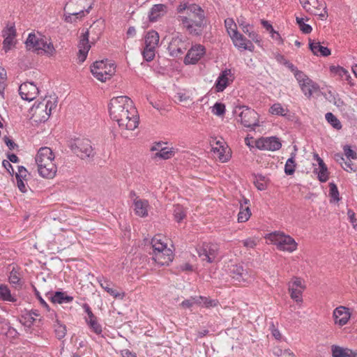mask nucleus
<instances>
[{
    "instance_id": "nucleus-1",
    "label": "nucleus",
    "mask_w": 357,
    "mask_h": 357,
    "mask_svg": "<svg viewBox=\"0 0 357 357\" xmlns=\"http://www.w3.org/2000/svg\"><path fill=\"white\" fill-rule=\"evenodd\" d=\"M109 112L111 119L116 121L121 128L133 130L139 125L137 110L128 96L112 98L109 104Z\"/></svg>"
},
{
    "instance_id": "nucleus-2",
    "label": "nucleus",
    "mask_w": 357,
    "mask_h": 357,
    "mask_svg": "<svg viewBox=\"0 0 357 357\" xmlns=\"http://www.w3.org/2000/svg\"><path fill=\"white\" fill-rule=\"evenodd\" d=\"M178 19L183 28L192 36H201L206 26L204 11L195 3H191L190 13L187 16H178Z\"/></svg>"
},
{
    "instance_id": "nucleus-3",
    "label": "nucleus",
    "mask_w": 357,
    "mask_h": 357,
    "mask_svg": "<svg viewBox=\"0 0 357 357\" xmlns=\"http://www.w3.org/2000/svg\"><path fill=\"white\" fill-rule=\"evenodd\" d=\"M69 147L82 160L92 159L96 154L91 142L88 139H75L70 142Z\"/></svg>"
},
{
    "instance_id": "nucleus-4",
    "label": "nucleus",
    "mask_w": 357,
    "mask_h": 357,
    "mask_svg": "<svg viewBox=\"0 0 357 357\" xmlns=\"http://www.w3.org/2000/svg\"><path fill=\"white\" fill-rule=\"evenodd\" d=\"M240 111L238 116L241 123L246 128L255 130V127L259 126L258 113L253 109L245 105H239L236 107L235 112Z\"/></svg>"
},
{
    "instance_id": "nucleus-5",
    "label": "nucleus",
    "mask_w": 357,
    "mask_h": 357,
    "mask_svg": "<svg viewBox=\"0 0 357 357\" xmlns=\"http://www.w3.org/2000/svg\"><path fill=\"white\" fill-rule=\"evenodd\" d=\"M109 71H107V65L104 61H97L91 66V72L97 79L103 82L110 79L115 73L114 64H109Z\"/></svg>"
},
{
    "instance_id": "nucleus-6",
    "label": "nucleus",
    "mask_w": 357,
    "mask_h": 357,
    "mask_svg": "<svg viewBox=\"0 0 357 357\" xmlns=\"http://www.w3.org/2000/svg\"><path fill=\"white\" fill-rule=\"evenodd\" d=\"M218 245L211 243H204L197 248V254L202 260L206 261L209 264L215 261L218 255Z\"/></svg>"
},
{
    "instance_id": "nucleus-7",
    "label": "nucleus",
    "mask_w": 357,
    "mask_h": 357,
    "mask_svg": "<svg viewBox=\"0 0 357 357\" xmlns=\"http://www.w3.org/2000/svg\"><path fill=\"white\" fill-rule=\"evenodd\" d=\"M303 8L315 15L325 17L327 15L325 3L319 0H299Z\"/></svg>"
},
{
    "instance_id": "nucleus-8",
    "label": "nucleus",
    "mask_w": 357,
    "mask_h": 357,
    "mask_svg": "<svg viewBox=\"0 0 357 357\" xmlns=\"http://www.w3.org/2000/svg\"><path fill=\"white\" fill-rule=\"evenodd\" d=\"M31 119L36 122H45L50 116V112L47 110V105H45L44 100L39 102H35L30 109Z\"/></svg>"
},
{
    "instance_id": "nucleus-9",
    "label": "nucleus",
    "mask_w": 357,
    "mask_h": 357,
    "mask_svg": "<svg viewBox=\"0 0 357 357\" xmlns=\"http://www.w3.org/2000/svg\"><path fill=\"white\" fill-rule=\"evenodd\" d=\"M205 54V47L200 44H196L188 51L183 62L185 65L196 64Z\"/></svg>"
},
{
    "instance_id": "nucleus-10",
    "label": "nucleus",
    "mask_w": 357,
    "mask_h": 357,
    "mask_svg": "<svg viewBox=\"0 0 357 357\" xmlns=\"http://www.w3.org/2000/svg\"><path fill=\"white\" fill-rule=\"evenodd\" d=\"M167 49L171 56L179 57L183 54L187 48L183 37L176 35L172 37Z\"/></svg>"
},
{
    "instance_id": "nucleus-11",
    "label": "nucleus",
    "mask_w": 357,
    "mask_h": 357,
    "mask_svg": "<svg viewBox=\"0 0 357 357\" xmlns=\"http://www.w3.org/2000/svg\"><path fill=\"white\" fill-rule=\"evenodd\" d=\"M282 146L280 139L276 137H261L256 141V147L260 150L278 151Z\"/></svg>"
},
{
    "instance_id": "nucleus-12",
    "label": "nucleus",
    "mask_w": 357,
    "mask_h": 357,
    "mask_svg": "<svg viewBox=\"0 0 357 357\" xmlns=\"http://www.w3.org/2000/svg\"><path fill=\"white\" fill-rule=\"evenodd\" d=\"M19 93L22 99L31 101L38 94L39 89L33 82H26L20 86Z\"/></svg>"
},
{
    "instance_id": "nucleus-13",
    "label": "nucleus",
    "mask_w": 357,
    "mask_h": 357,
    "mask_svg": "<svg viewBox=\"0 0 357 357\" xmlns=\"http://www.w3.org/2000/svg\"><path fill=\"white\" fill-rule=\"evenodd\" d=\"M234 75L231 69L226 68L222 70L218 76L215 83V90L216 92L223 91L227 86L234 80Z\"/></svg>"
},
{
    "instance_id": "nucleus-14",
    "label": "nucleus",
    "mask_w": 357,
    "mask_h": 357,
    "mask_svg": "<svg viewBox=\"0 0 357 357\" xmlns=\"http://www.w3.org/2000/svg\"><path fill=\"white\" fill-rule=\"evenodd\" d=\"M89 31L86 29L85 32L82 33L78 43L79 53L78 59L80 63L84 62L87 56L88 52L91 48L89 43Z\"/></svg>"
},
{
    "instance_id": "nucleus-15",
    "label": "nucleus",
    "mask_w": 357,
    "mask_h": 357,
    "mask_svg": "<svg viewBox=\"0 0 357 357\" xmlns=\"http://www.w3.org/2000/svg\"><path fill=\"white\" fill-rule=\"evenodd\" d=\"M277 248L280 250L292 252L297 248V243L290 236L277 234Z\"/></svg>"
},
{
    "instance_id": "nucleus-16",
    "label": "nucleus",
    "mask_w": 357,
    "mask_h": 357,
    "mask_svg": "<svg viewBox=\"0 0 357 357\" xmlns=\"http://www.w3.org/2000/svg\"><path fill=\"white\" fill-rule=\"evenodd\" d=\"M230 275L238 282H249L250 275L242 265H232L229 268Z\"/></svg>"
},
{
    "instance_id": "nucleus-17",
    "label": "nucleus",
    "mask_w": 357,
    "mask_h": 357,
    "mask_svg": "<svg viewBox=\"0 0 357 357\" xmlns=\"http://www.w3.org/2000/svg\"><path fill=\"white\" fill-rule=\"evenodd\" d=\"M234 45L238 48L243 50L253 51L254 45L251 40H248L243 34L238 31L234 32V34L230 36Z\"/></svg>"
},
{
    "instance_id": "nucleus-18",
    "label": "nucleus",
    "mask_w": 357,
    "mask_h": 357,
    "mask_svg": "<svg viewBox=\"0 0 357 357\" xmlns=\"http://www.w3.org/2000/svg\"><path fill=\"white\" fill-rule=\"evenodd\" d=\"M333 317L335 324L340 326H343L349 321L351 317V314L349 308L344 306H340L334 310Z\"/></svg>"
},
{
    "instance_id": "nucleus-19",
    "label": "nucleus",
    "mask_w": 357,
    "mask_h": 357,
    "mask_svg": "<svg viewBox=\"0 0 357 357\" xmlns=\"http://www.w3.org/2000/svg\"><path fill=\"white\" fill-rule=\"evenodd\" d=\"M153 259L160 266H168L174 259L173 252L169 248H166L160 252H152Z\"/></svg>"
},
{
    "instance_id": "nucleus-20",
    "label": "nucleus",
    "mask_w": 357,
    "mask_h": 357,
    "mask_svg": "<svg viewBox=\"0 0 357 357\" xmlns=\"http://www.w3.org/2000/svg\"><path fill=\"white\" fill-rule=\"evenodd\" d=\"M35 160L38 166L52 162L54 160V154L50 148L41 147L38 150Z\"/></svg>"
},
{
    "instance_id": "nucleus-21",
    "label": "nucleus",
    "mask_w": 357,
    "mask_h": 357,
    "mask_svg": "<svg viewBox=\"0 0 357 357\" xmlns=\"http://www.w3.org/2000/svg\"><path fill=\"white\" fill-rule=\"evenodd\" d=\"M97 281L100 284V287L107 291L110 296H113L115 298L123 299L125 296V293L123 291H119L116 289H113L112 286H113V283L105 278L103 276L98 277Z\"/></svg>"
},
{
    "instance_id": "nucleus-22",
    "label": "nucleus",
    "mask_w": 357,
    "mask_h": 357,
    "mask_svg": "<svg viewBox=\"0 0 357 357\" xmlns=\"http://www.w3.org/2000/svg\"><path fill=\"white\" fill-rule=\"evenodd\" d=\"M45 40L42 38H38L35 33H31L25 42L26 48L29 50L33 49L34 52L40 54V51L44 47Z\"/></svg>"
},
{
    "instance_id": "nucleus-23",
    "label": "nucleus",
    "mask_w": 357,
    "mask_h": 357,
    "mask_svg": "<svg viewBox=\"0 0 357 357\" xmlns=\"http://www.w3.org/2000/svg\"><path fill=\"white\" fill-rule=\"evenodd\" d=\"M3 36L5 37L3 42V48L6 52H8L13 45V40L16 36V30L14 26L7 27L6 30L3 31Z\"/></svg>"
},
{
    "instance_id": "nucleus-24",
    "label": "nucleus",
    "mask_w": 357,
    "mask_h": 357,
    "mask_svg": "<svg viewBox=\"0 0 357 357\" xmlns=\"http://www.w3.org/2000/svg\"><path fill=\"white\" fill-rule=\"evenodd\" d=\"M56 171L57 168L54 162L38 166V174L43 178H52Z\"/></svg>"
},
{
    "instance_id": "nucleus-25",
    "label": "nucleus",
    "mask_w": 357,
    "mask_h": 357,
    "mask_svg": "<svg viewBox=\"0 0 357 357\" xmlns=\"http://www.w3.org/2000/svg\"><path fill=\"white\" fill-rule=\"evenodd\" d=\"M300 86L307 98H310L314 93L318 95L317 93L320 92L319 86L312 79L301 84Z\"/></svg>"
},
{
    "instance_id": "nucleus-26",
    "label": "nucleus",
    "mask_w": 357,
    "mask_h": 357,
    "mask_svg": "<svg viewBox=\"0 0 357 357\" xmlns=\"http://www.w3.org/2000/svg\"><path fill=\"white\" fill-rule=\"evenodd\" d=\"M166 6L164 4H155L149 13V20L151 22H156L165 13Z\"/></svg>"
},
{
    "instance_id": "nucleus-27",
    "label": "nucleus",
    "mask_w": 357,
    "mask_h": 357,
    "mask_svg": "<svg viewBox=\"0 0 357 357\" xmlns=\"http://www.w3.org/2000/svg\"><path fill=\"white\" fill-rule=\"evenodd\" d=\"M309 47L315 55L319 54L322 56H328L331 54L330 49L321 45L319 42L314 43L310 40Z\"/></svg>"
},
{
    "instance_id": "nucleus-28",
    "label": "nucleus",
    "mask_w": 357,
    "mask_h": 357,
    "mask_svg": "<svg viewBox=\"0 0 357 357\" xmlns=\"http://www.w3.org/2000/svg\"><path fill=\"white\" fill-rule=\"evenodd\" d=\"M50 301L54 303H68L73 301V297L68 296L63 291H56L50 298Z\"/></svg>"
},
{
    "instance_id": "nucleus-29",
    "label": "nucleus",
    "mask_w": 357,
    "mask_h": 357,
    "mask_svg": "<svg viewBox=\"0 0 357 357\" xmlns=\"http://www.w3.org/2000/svg\"><path fill=\"white\" fill-rule=\"evenodd\" d=\"M9 282L10 284L15 285L16 288L22 287L23 282L22 281L20 268L17 266H13L10 271L9 275Z\"/></svg>"
},
{
    "instance_id": "nucleus-30",
    "label": "nucleus",
    "mask_w": 357,
    "mask_h": 357,
    "mask_svg": "<svg viewBox=\"0 0 357 357\" xmlns=\"http://www.w3.org/2000/svg\"><path fill=\"white\" fill-rule=\"evenodd\" d=\"M135 213L141 217H146L148 215L147 207L149 202L147 200H135Z\"/></svg>"
},
{
    "instance_id": "nucleus-31",
    "label": "nucleus",
    "mask_w": 357,
    "mask_h": 357,
    "mask_svg": "<svg viewBox=\"0 0 357 357\" xmlns=\"http://www.w3.org/2000/svg\"><path fill=\"white\" fill-rule=\"evenodd\" d=\"M145 46L155 48L159 42V35L155 31H149L144 40Z\"/></svg>"
},
{
    "instance_id": "nucleus-32",
    "label": "nucleus",
    "mask_w": 357,
    "mask_h": 357,
    "mask_svg": "<svg viewBox=\"0 0 357 357\" xmlns=\"http://www.w3.org/2000/svg\"><path fill=\"white\" fill-rule=\"evenodd\" d=\"M0 300L11 303L17 301L16 297L11 294L10 290L6 284H0Z\"/></svg>"
},
{
    "instance_id": "nucleus-33",
    "label": "nucleus",
    "mask_w": 357,
    "mask_h": 357,
    "mask_svg": "<svg viewBox=\"0 0 357 357\" xmlns=\"http://www.w3.org/2000/svg\"><path fill=\"white\" fill-rule=\"evenodd\" d=\"M151 248L153 249L152 252H160V250L168 248L167 247V244L162 242L161 236L160 235H155L151 239Z\"/></svg>"
},
{
    "instance_id": "nucleus-34",
    "label": "nucleus",
    "mask_w": 357,
    "mask_h": 357,
    "mask_svg": "<svg viewBox=\"0 0 357 357\" xmlns=\"http://www.w3.org/2000/svg\"><path fill=\"white\" fill-rule=\"evenodd\" d=\"M314 173L317 174V178L321 183H325L328 180L329 172L326 165H321V167L314 168Z\"/></svg>"
},
{
    "instance_id": "nucleus-35",
    "label": "nucleus",
    "mask_w": 357,
    "mask_h": 357,
    "mask_svg": "<svg viewBox=\"0 0 357 357\" xmlns=\"http://www.w3.org/2000/svg\"><path fill=\"white\" fill-rule=\"evenodd\" d=\"M255 180L254 184L259 190H264L267 188V184L269 182V179L266 176L262 174H257L255 176Z\"/></svg>"
},
{
    "instance_id": "nucleus-36",
    "label": "nucleus",
    "mask_w": 357,
    "mask_h": 357,
    "mask_svg": "<svg viewBox=\"0 0 357 357\" xmlns=\"http://www.w3.org/2000/svg\"><path fill=\"white\" fill-rule=\"evenodd\" d=\"M198 305H202V306L210 308L218 306L219 302L217 299H211L209 297L205 296H197Z\"/></svg>"
},
{
    "instance_id": "nucleus-37",
    "label": "nucleus",
    "mask_w": 357,
    "mask_h": 357,
    "mask_svg": "<svg viewBox=\"0 0 357 357\" xmlns=\"http://www.w3.org/2000/svg\"><path fill=\"white\" fill-rule=\"evenodd\" d=\"M240 211L238 214V222H245L251 215V211L249 206H244L241 202Z\"/></svg>"
},
{
    "instance_id": "nucleus-38",
    "label": "nucleus",
    "mask_w": 357,
    "mask_h": 357,
    "mask_svg": "<svg viewBox=\"0 0 357 357\" xmlns=\"http://www.w3.org/2000/svg\"><path fill=\"white\" fill-rule=\"evenodd\" d=\"M269 112L273 115L287 117L289 110L284 109L280 103H275L270 107Z\"/></svg>"
},
{
    "instance_id": "nucleus-39",
    "label": "nucleus",
    "mask_w": 357,
    "mask_h": 357,
    "mask_svg": "<svg viewBox=\"0 0 357 357\" xmlns=\"http://www.w3.org/2000/svg\"><path fill=\"white\" fill-rule=\"evenodd\" d=\"M295 153H291V157L287 160L284 166V173L287 175H292L295 172L296 162H295Z\"/></svg>"
},
{
    "instance_id": "nucleus-40",
    "label": "nucleus",
    "mask_w": 357,
    "mask_h": 357,
    "mask_svg": "<svg viewBox=\"0 0 357 357\" xmlns=\"http://www.w3.org/2000/svg\"><path fill=\"white\" fill-rule=\"evenodd\" d=\"M326 119L330 123L333 128L340 130L342 128V124L340 120L331 112L326 114Z\"/></svg>"
},
{
    "instance_id": "nucleus-41",
    "label": "nucleus",
    "mask_w": 357,
    "mask_h": 357,
    "mask_svg": "<svg viewBox=\"0 0 357 357\" xmlns=\"http://www.w3.org/2000/svg\"><path fill=\"white\" fill-rule=\"evenodd\" d=\"M174 151L173 148L168 149L167 147L162 148L161 150L155 153V157L160 158L164 160L169 159L174 155Z\"/></svg>"
},
{
    "instance_id": "nucleus-42",
    "label": "nucleus",
    "mask_w": 357,
    "mask_h": 357,
    "mask_svg": "<svg viewBox=\"0 0 357 357\" xmlns=\"http://www.w3.org/2000/svg\"><path fill=\"white\" fill-rule=\"evenodd\" d=\"M86 322L89 328L96 334L99 335L102 333V326L98 322L97 317L91 319H86Z\"/></svg>"
},
{
    "instance_id": "nucleus-43",
    "label": "nucleus",
    "mask_w": 357,
    "mask_h": 357,
    "mask_svg": "<svg viewBox=\"0 0 357 357\" xmlns=\"http://www.w3.org/2000/svg\"><path fill=\"white\" fill-rule=\"evenodd\" d=\"M155 48L145 46L142 54L146 61H151L155 57Z\"/></svg>"
},
{
    "instance_id": "nucleus-44",
    "label": "nucleus",
    "mask_w": 357,
    "mask_h": 357,
    "mask_svg": "<svg viewBox=\"0 0 357 357\" xmlns=\"http://www.w3.org/2000/svg\"><path fill=\"white\" fill-rule=\"evenodd\" d=\"M225 26L229 36L237 32V26L232 18H227L225 20Z\"/></svg>"
},
{
    "instance_id": "nucleus-45",
    "label": "nucleus",
    "mask_w": 357,
    "mask_h": 357,
    "mask_svg": "<svg viewBox=\"0 0 357 357\" xmlns=\"http://www.w3.org/2000/svg\"><path fill=\"white\" fill-rule=\"evenodd\" d=\"M174 219L178 222H180L185 218V213L181 206L176 205L174 206Z\"/></svg>"
},
{
    "instance_id": "nucleus-46",
    "label": "nucleus",
    "mask_w": 357,
    "mask_h": 357,
    "mask_svg": "<svg viewBox=\"0 0 357 357\" xmlns=\"http://www.w3.org/2000/svg\"><path fill=\"white\" fill-rule=\"evenodd\" d=\"M296 22L301 29V31L305 34L311 33L312 28V26L304 22L303 18L296 17Z\"/></svg>"
},
{
    "instance_id": "nucleus-47",
    "label": "nucleus",
    "mask_w": 357,
    "mask_h": 357,
    "mask_svg": "<svg viewBox=\"0 0 357 357\" xmlns=\"http://www.w3.org/2000/svg\"><path fill=\"white\" fill-rule=\"evenodd\" d=\"M289 291L290 292L291 298L293 300L297 303L302 301L301 290L291 287V284H289Z\"/></svg>"
},
{
    "instance_id": "nucleus-48",
    "label": "nucleus",
    "mask_w": 357,
    "mask_h": 357,
    "mask_svg": "<svg viewBox=\"0 0 357 357\" xmlns=\"http://www.w3.org/2000/svg\"><path fill=\"white\" fill-rule=\"evenodd\" d=\"M329 195L333 201L340 200V194L337 185L334 183H329Z\"/></svg>"
},
{
    "instance_id": "nucleus-49",
    "label": "nucleus",
    "mask_w": 357,
    "mask_h": 357,
    "mask_svg": "<svg viewBox=\"0 0 357 357\" xmlns=\"http://www.w3.org/2000/svg\"><path fill=\"white\" fill-rule=\"evenodd\" d=\"M237 22L245 33H247L250 30L253 29V26L251 24L247 23L245 22V19L242 16L238 18Z\"/></svg>"
},
{
    "instance_id": "nucleus-50",
    "label": "nucleus",
    "mask_w": 357,
    "mask_h": 357,
    "mask_svg": "<svg viewBox=\"0 0 357 357\" xmlns=\"http://www.w3.org/2000/svg\"><path fill=\"white\" fill-rule=\"evenodd\" d=\"M226 109L225 104L222 102H216L213 107L212 112L217 116H222L225 113Z\"/></svg>"
},
{
    "instance_id": "nucleus-51",
    "label": "nucleus",
    "mask_w": 357,
    "mask_h": 357,
    "mask_svg": "<svg viewBox=\"0 0 357 357\" xmlns=\"http://www.w3.org/2000/svg\"><path fill=\"white\" fill-rule=\"evenodd\" d=\"M46 54L47 55L52 56L55 52V49L52 43H47V41H44V47L41 49V52Z\"/></svg>"
},
{
    "instance_id": "nucleus-52",
    "label": "nucleus",
    "mask_w": 357,
    "mask_h": 357,
    "mask_svg": "<svg viewBox=\"0 0 357 357\" xmlns=\"http://www.w3.org/2000/svg\"><path fill=\"white\" fill-rule=\"evenodd\" d=\"M344 153L347 160H356L357 158L356 153L351 149L349 145H345L343 148Z\"/></svg>"
},
{
    "instance_id": "nucleus-53",
    "label": "nucleus",
    "mask_w": 357,
    "mask_h": 357,
    "mask_svg": "<svg viewBox=\"0 0 357 357\" xmlns=\"http://www.w3.org/2000/svg\"><path fill=\"white\" fill-rule=\"evenodd\" d=\"M331 351L333 357H344L345 349L337 345L331 347Z\"/></svg>"
},
{
    "instance_id": "nucleus-54",
    "label": "nucleus",
    "mask_w": 357,
    "mask_h": 357,
    "mask_svg": "<svg viewBox=\"0 0 357 357\" xmlns=\"http://www.w3.org/2000/svg\"><path fill=\"white\" fill-rule=\"evenodd\" d=\"M294 76L296 80L298 82L299 85H301V84L307 82L308 80H310V79L307 77V76L303 72L299 70L295 72Z\"/></svg>"
},
{
    "instance_id": "nucleus-55",
    "label": "nucleus",
    "mask_w": 357,
    "mask_h": 357,
    "mask_svg": "<svg viewBox=\"0 0 357 357\" xmlns=\"http://www.w3.org/2000/svg\"><path fill=\"white\" fill-rule=\"evenodd\" d=\"M194 304L198 305L197 296L190 297V298H189V299L184 300L181 303V306L183 308H190Z\"/></svg>"
},
{
    "instance_id": "nucleus-56",
    "label": "nucleus",
    "mask_w": 357,
    "mask_h": 357,
    "mask_svg": "<svg viewBox=\"0 0 357 357\" xmlns=\"http://www.w3.org/2000/svg\"><path fill=\"white\" fill-rule=\"evenodd\" d=\"M55 333L59 340L62 339L66 334V328L65 325L59 324L55 328Z\"/></svg>"
},
{
    "instance_id": "nucleus-57",
    "label": "nucleus",
    "mask_w": 357,
    "mask_h": 357,
    "mask_svg": "<svg viewBox=\"0 0 357 357\" xmlns=\"http://www.w3.org/2000/svg\"><path fill=\"white\" fill-rule=\"evenodd\" d=\"M191 7V4H189L188 2H181L179 6L176 8V11L178 13H182L185 10H186L187 15L190 13V8Z\"/></svg>"
},
{
    "instance_id": "nucleus-58",
    "label": "nucleus",
    "mask_w": 357,
    "mask_h": 357,
    "mask_svg": "<svg viewBox=\"0 0 357 357\" xmlns=\"http://www.w3.org/2000/svg\"><path fill=\"white\" fill-rule=\"evenodd\" d=\"M28 175V171L24 166H18V172L15 173L16 178L26 179Z\"/></svg>"
},
{
    "instance_id": "nucleus-59",
    "label": "nucleus",
    "mask_w": 357,
    "mask_h": 357,
    "mask_svg": "<svg viewBox=\"0 0 357 357\" xmlns=\"http://www.w3.org/2000/svg\"><path fill=\"white\" fill-rule=\"evenodd\" d=\"M33 290H34V294L36 296V298H38V300L39 301L40 303L44 307H45L47 310H50V307L48 305V304L45 302V301L42 298V296H40V292L37 290V289L33 287Z\"/></svg>"
},
{
    "instance_id": "nucleus-60",
    "label": "nucleus",
    "mask_w": 357,
    "mask_h": 357,
    "mask_svg": "<svg viewBox=\"0 0 357 357\" xmlns=\"http://www.w3.org/2000/svg\"><path fill=\"white\" fill-rule=\"evenodd\" d=\"M6 335L8 337L15 339L18 337L19 333L15 328L9 326Z\"/></svg>"
},
{
    "instance_id": "nucleus-61",
    "label": "nucleus",
    "mask_w": 357,
    "mask_h": 357,
    "mask_svg": "<svg viewBox=\"0 0 357 357\" xmlns=\"http://www.w3.org/2000/svg\"><path fill=\"white\" fill-rule=\"evenodd\" d=\"M291 284V287H300L301 289H304L305 286L302 284V280L300 278L294 277L292 278L291 282L289 283V284Z\"/></svg>"
},
{
    "instance_id": "nucleus-62",
    "label": "nucleus",
    "mask_w": 357,
    "mask_h": 357,
    "mask_svg": "<svg viewBox=\"0 0 357 357\" xmlns=\"http://www.w3.org/2000/svg\"><path fill=\"white\" fill-rule=\"evenodd\" d=\"M17 180V188H19V190H20V192L24 193L27 191V188H26V184L24 183V181H26V179H24V178H16Z\"/></svg>"
},
{
    "instance_id": "nucleus-63",
    "label": "nucleus",
    "mask_w": 357,
    "mask_h": 357,
    "mask_svg": "<svg viewBox=\"0 0 357 357\" xmlns=\"http://www.w3.org/2000/svg\"><path fill=\"white\" fill-rule=\"evenodd\" d=\"M3 141L10 150H14L18 146L17 144L13 142V140L7 136H4Z\"/></svg>"
},
{
    "instance_id": "nucleus-64",
    "label": "nucleus",
    "mask_w": 357,
    "mask_h": 357,
    "mask_svg": "<svg viewBox=\"0 0 357 357\" xmlns=\"http://www.w3.org/2000/svg\"><path fill=\"white\" fill-rule=\"evenodd\" d=\"M246 34H248V37L251 39V40L254 41L256 43H260V37L252 29L250 30L249 32H248Z\"/></svg>"
}]
</instances>
